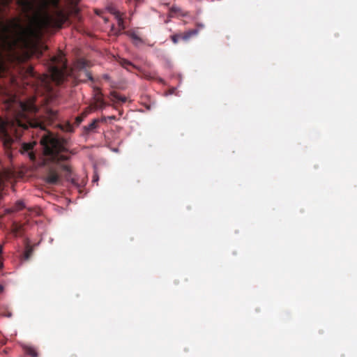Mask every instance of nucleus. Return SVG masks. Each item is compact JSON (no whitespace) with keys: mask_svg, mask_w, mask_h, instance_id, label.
<instances>
[{"mask_svg":"<svg viewBox=\"0 0 357 357\" xmlns=\"http://www.w3.org/2000/svg\"><path fill=\"white\" fill-rule=\"evenodd\" d=\"M37 112L38 107L35 104V99L31 98L26 102L20 103V109L14 113L11 118L1 121L0 139L8 157L11 158V151L17 148L18 140L22 131L29 128L45 130V127L52 125L58 119V112L54 109H47L41 116H36Z\"/></svg>","mask_w":357,"mask_h":357,"instance_id":"f257e3e1","label":"nucleus"},{"mask_svg":"<svg viewBox=\"0 0 357 357\" xmlns=\"http://www.w3.org/2000/svg\"><path fill=\"white\" fill-rule=\"evenodd\" d=\"M43 149V164L46 166L44 181L50 185L60 184L61 177L70 180L72 169L62 162L69 158L66 142L54 137L53 134L44 135L40 140Z\"/></svg>","mask_w":357,"mask_h":357,"instance_id":"f03ea898","label":"nucleus"},{"mask_svg":"<svg viewBox=\"0 0 357 357\" xmlns=\"http://www.w3.org/2000/svg\"><path fill=\"white\" fill-rule=\"evenodd\" d=\"M73 5H77L80 0H70ZM68 17L60 7V0H40L34 23L39 30L50 28L61 29Z\"/></svg>","mask_w":357,"mask_h":357,"instance_id":"7ed1b4c3","label":"nucleus"},{"mask_svg":"<svg viewBox=\"0 0 357 357\" xmlns=\"http://www.w3.org/2000/svg\"><path fill=\"white\" fill-rule=\"evenodd\" d=\"M36 142H24L21 144L20 151L22 155H27L32 161L36 160V154L33 151Z\"/></svg>","mask_w":357,"mask_h":357,"instance_id":"20e7f679","label":"nucleus"},{"mask_svg":"<svg viewBox=\"0 0 357 357\" xmlns=\"http://www.w3.org/2000/svg\"><path fill=\"white\" fill-rule=\"evenodd\" d=\"M51 76L56 84H61L64 80V71L58 66L52 67Z\"/></svg>","mask_w":357,"mask_h":357,"instance_id":"39448f33","label":"nucleus"},{"mask_svg":"<svg viewBox=\"0 0 357 357\" xmlns=\"http://www.w3.org/2000/svg\"><path fill=\"white\" fill-rule=\"evenodd\" d=\"M89 67V61H85L84 59H79L75 63V68L78 70H83L85 77L90 81H93V77L91 76L90 72L87 70V68Z\"/></svg>","mask_w":357,"mask_h":357,"instance_id":"423d86ee","label":"nucleus"},{"mask_svg":"<svg viewBox=\"0 0 357 357\" xmlns=\"http://www.w3.org/2000/svg\"><path fill=\"white\" fill-rule=\"evenodd\" d=\"M17 5L22 8V12L26 14L33 12L34 10V4L31 1L18 0Z\"/></svg>","mask_w":357,"mask_h":357,"instance_id":"0eeeda50","label":"nucleus"},{"mask_svg":"<svg viewBox=\"0 0 357 357\" xmlns=\"http://www.w3.org/2000/svg\"><path fill=\"white\" fill-rule=\"evenodd\" d=\"M170 15H176L178 17H188L189 15V12L185 11L179 6H177L176 5H173L170 9Z\"/></svg>","mask_w":357,"mask_h":357,"instance_id":"6e6552de","label":"nucleus"},{"mask_svg":"<svg viewBox=\"0 0 357 357\" xmlns=\"http://www.w3.org/2000/svg\"><path fill=\"white\" fill-rule=\"evenodd\" d=\"M126 34H127L131 38L132 43H134L136 47H138L144 43L143 40L139 38V36L135 32L127 31L126 32Z\"/></svg>","mask_w":357,"mask_h":357,"instance_id":"1a4fd4ad","label":"nucleus"},{"mask_svg":"<svg viewBox=\"0 0 357 357\" xmlns=\"http://www.w3.org/2000/svg\"><path fill=\"white\" fill-rule=\"evenodd\" d=\"M199 32V29H194L186 32H184L183 33H180L181 39L183 40L184 41H188L192 36L197 35Z\"/></svg>","mask_w":357,"mask_h":357,"instance_id":"9d476101","label":"nucleus"},{"mask_svg":"<svg viewBox=\"0 0 357 357\" xmlns=\"http://www.w3.org/2000/svg\"><path fill=\"white\" fill-rule=\"evenodd\" d=\"M110 98L112 101L116 100L117 102H120L121 103H124L128 100V98L121 96L115 91H112L110 93Z\"/></svg>","mask_w":357,"mask_h":357,"instance_id":"9b49d317","label":"nucleus"},{"mask_svg":"<svg viewBox=\"0 0 357 357\" xmlns=\"http://www.w3.org/2000/svg\"><path fill=\"white\" fill-rule=\"evenodd\" d=\"M13 26L14 27L20 29L21 33L24 36H26L27 34L33 33V29L31 28L24 29L20 24V23L16 20H13Z\"/></svg>","mask_w":357,"mask_h":357,"instance_id":"f8f14e48","label":"nucleus"},{"mask_svg":"<svg viewBox=\"0 0 357 357\" xmlns=\"http://www.w3.org/2000/svg\"><path fill=\"white\" fill-rule=\"evenodd\" d=\"M119 63L124 69H126L129 71L131 70H130L131 68L138 69V68L135 65H134L132 62H130L126 59H121L119 60Z\"/></svg>","mask_w":357,"mask_h":357,"instance_id":"ddd939ff","label":"nucleus"},{"mask_svg":"<svg viewBox=\"0 0 357 357\" xmlns=\"http://www.w3.org/2000/svg\"><path fill=\"white\" fill-rule=\"evenodd\" d=\"M24 208V204L22 201H17L15 204H14L13 207L8 208L7 210L8 213H14L20 211L21 209Z\"/></svg>","mask_w":357,"mask_h":357,"instance_id":"4468645a","label":"nucleus"},{"mask_svg":"<svg viewBox=\"0 0 357 357\" xmlns=\"http://www.w3.org/2000/svg\"><path fill=\"white\" fill-rule=\"evenodd\" d=\"M33 253V248L31 245H29V243H26V249L24 252V259L25 260H28L30 259V257H32Z\"/></svg>","mask_w":357,"mask_h":357,"instance_id":"2eb2a0df","label":"nucleus"},{"mask_svg":"<svg viewBox=\"0 0 357 357\" xmlns=\"http://www.w3.org/2000/svg\"><path fill=\"white\" fill-rule=\"evenodd\" d=\"M100 122L99 119H95L91 121V123L88 126L84 127V130L88 132L95 130L98 128V124Z\"/></svg>","mask_w":357,"mask_h":357,"instance_id":"dca6fc26","label":"nucleus"},{"mask_svg":"<svg viewBox=\"0 0 357 357\" xmlns=\"http://www.w3.org/2000/svg\"><path fill=\"white\" fill-rule=\"evenodd\" d=\"M96 101V108L97 109H103L107 105L104 99L102 97H97L95 99Z\"/></svg>","mask_w":357,"mask_h":357,"instance_id":"f3484780","label":"nucleus"},{"mask_svg":"<svg viewBox=\"0 0 357 357\" xmlns=\"http://www.w3.org/2000/svg\"><path fill=\"white\" fill-rule=\"evenodd\" d=\"M52 62L58 63L60 64L61 67L63 69L66 68V64L63 62V57L62 56H54L52 58Z\"/></svg>","mask_w":357,"mask_h":357,"instance_id":"a211bd4d","label":"nucleus"},{"mask_svg":"<svg viewBox=\"0 0 357 357\" xmlns=\"http://www.w3.org/2000/svg\"><path fill=\"white\" fill-rule=\"evenodd\" d=\"M25 352L27 355L31 357H38V353L33 347H25Z\"/></svg>","mask_w":357,"mask_h":357,"instance_id":"6ab92c4d","label":"nucleus"},{"mask_svg":"<svg viewBox=\"0 0 357 357\" xmlns=\"http://www.w3.org/2000/svg\"><path fill=\"white\" fill-rule=\"evenodd\" d=\"M61 129L66 132H71L73 131V127L69 122H66L65 124L60 126Z\"/></svg>","mask_w":357,"mask_h":357,"instance_id":"aec40b11","label":"nucleus"},{"mask_svg":"<svg viewBox=\"0 0 357 357\" xmlns=\"http://www.w3.org/2000/svg\"><path fill=\"white\" fill-rule=\"evenodd\" d=\"M107 10H108L109 13H110L111 14L114 15L115 17H116L117 16H119V15H121L120 11L119 10H117L116 8H114V6H108L107 7Z\"/></svg>","mask_w":357,"mask_h":357,"instance_id":"412c9836","label":"nucleus"},{"mask_svg":"<svg viewBox=\"0 0 357 357\" xmlns=\"http://www.w3.org/2000/svg\"><path fill=\"white\" fill-rule=\"evenodd\" d=\"M115 19H116L117 25H119V26L120 27V30H123L125 29V25L123 19L122 18V15H121L119 16H117L116 17H115Z\"/></svg>","mask_w":357,"mask_h":357,"instance_id":"4be33fe9","label":"nucleus"},{"mask_svg":"<svg viewBox=\"0 0 357 357\" xmlns=\"http://www.w3.org/2000/svg\"><path fill=\"white\" fill-rule=\"evenodd\" d=\"M87 115V113H82V115L80 116H77L76 118H75V123L76 126H79V123H81L82 122V121L84 120V117Z\"/></svg>","mask_w":357,"mask_h":357,"instance_id":"5701e85b","label":"nucleus"},{"mask_svg":"<svg viewBox=\"0 0 357 357\" xmlns=\"http://www.w3.org/2000/svg\"><path fill=\"white\" fill-rule=\"evenodd\" d=\"M97 97H102V93L98 87L93 88V98L96 99Z\"/></svg>","mask_w":357,"mask_h":357,"instance_id":"b1692460","label":"nucleus"},{"mask_svg":"<svg viewBox=\"0 0 357 357\" xmlns=\"http://www.w3.org/2000/svg\"><path fill=\"white\" fill-rule=\"evenodd\" d=\"M170 38L173 43L176 44L178 43L179 39H181V35L180 33L172 35Z\"/></svg>","mask_w":357,"mask_h":357,"instance_id":"393cba45","label":"nucleus"},{"mask_svg":"<svg viewBox=\"0 0 357 357\" xmlns=\"http://www.w3.org/2000/svg\"><path fill=\"white\" fill-rule=\"evenodd\" d=\"M3 70H4V66H3V63L2 61L1 53L0 52V76H1V74L3 72Z\"/></svg>","mask_w":357,"mask_h":357,"instance_id":"a878e982","label":"nucleus"},{"mask_svg":"<svg viewBox=\"0 0 357 357\" xmlns=\"http://www.w3.org/2000/svg\"><path fill=\"white\" fill-rule=\"evenodd\" d=\"M2 252H3V246L1 245H0V268H1L3 267V262H2V257H1Z\"/></svg>","mask_w":357,"mask_h":357,"instance_id":"bb28decb","label":"nucleus"},{"mask_svg":"<svg viewBox=\"0 0 357 357\" xmlns=\"http://www.w3.org/2000/svg\"><path fill=\"white\" fill-rule=\"evenodd\" d=\"M107 119H110V120H115L116 117H115V116H108Z\"/></svg>","mask_w":357,"mask_h":357,"instance_id":"cd10ccee","label":"nucleus"},{"mask_svg":"<svg viewBox=\"0 0 357 357\" xmlns=\"http://www.w3.org/2000/svg\"><path fill=\"white\" fill-rule=\"evenodd\" d=\"M3 291V287L1 284H0V294L2 293Z\"/></svg>","mask_w":357,"mask_h":357,"instance_id":"c85d7f7f","label":"nucleus"},{"mask_svg":"<svg viewBox=\"0 0 357 357\" xmlns=\"http://www.w3.org/2000/svg\"><path fill=\"white\" fill-rule=\"evenodd\" d=\"M29 74H31V75L33 74V68H29Z\"/></svg>","mask_w":357,"mask_h":357,"instance_id":"c756f323","label":"nucleus"},{"mask_svg":"<svg viewBox=\"0 0 357 357\" xmlns=\"http://www.w3.org/2000/svg\"><path fill=\"white\" fill-rule=\"evenodd\" d=\"M106 119H107V118H106V117H103L102 119H101L100 120V121L105 122V121H106Z\"/></svg>","mask_w":357,"mask_h":357,"instance_id":"7c9ffc66","label":"nucleus"},{"mask_svg":"<svg viewBox=\"0 0 357 357\" xmlns=\"http://www.w3.org/2000/svg\"><path fill=\"white\" fill-rule=\"evenodd\" d=\"M146 77L147 79H153V77H151V76H149V75H146Z\"/></svg>","mask_w":357,"mask_h":357,"instance_id":"2f4dec72","label":"nucleus"},{"mask_svg":"<svg viewBox=\"0 0 357 357\" xmlns=\"http://www.w3.org/2000/svg\"><path fill=\"white\" fill-rule=\"evenodd\" d=\"M70 357H77L75 354H72L70 356Z\"/></svg>","mask_w":357,"mask_h":357,"instance_id":"473e14b6","label":"nucleus"},{"mask_svg":"<svg viewBox=\"0 0 357 357\" xmlns=\"http://www.w3.org/2000/svg\"><path fill=\"white\" fill-rule=\"evenodd\" d=\"M199 26L203 28L204 25L203 24H198Z\"/></svg>","mask_w":357,"mask_h":357,"instance_id":"72a5a7b5","label":"nucleus"}]
</instances>
